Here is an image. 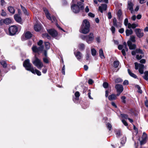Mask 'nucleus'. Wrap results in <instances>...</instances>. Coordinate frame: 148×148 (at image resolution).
Masks as SVG:
<instances>
[{"mask_svg":"<svg viewBox=\"0 0 148 148\" xmlns=\"http://www.w3.org/2000/svg\"><path fill=\"white\" fill-rule=\"evenodd\" d=\"M118 49L119 50H122L121 52L123 56H125L126 55L125 51H127L128 50V49L127 47V46H126L125 47V46L119 45L118 46Z\"/></svg>","mask_w":148,"mask_h":148,"instance_id":"obj_11","label":"nucleus"},{"mask_svg":"<svg viewBox=\"0 0 148 148\" xmlns=\"http://www.w3.org/2000/svg\"><path fill=\"white\" fill-rule=\"evenodd\" d=\"M18 29V27L16 25H14L11 26L8 29L9 34L11 36L15 35L17 32Z\"/></svg>","mask_w":148,"mask_h":148,"instance_id":"obj_8","label":"nucleus"},{"mask_svg":"<svg viewBox=\"0 0 148 148\" xmlns=\"http://www.w3.org/2000/svg\"><path fill=\"white\" fill-rule=\"evenodd\" d=\"M43 43V41L41 40H40L38 42V45L40 46H43L42 45V44Z\"/></svg>","mask_w":148,"mask_h":148,"instance_id":"obj_57","label":"nucleus"},{"mask_svg":"<svg viewBox=\"0 0 148 148\" xmlns=\"http://www.w3.org/2000/svg\"><path fill=\"white\" fill-rule=\"evenodd\" d=\"M136 53H140L141 54H143V51L142 50H141L140 49H136Z\"/></svg>","mask_w":148,"mask_h":148,"instance_id":"obj_50","label":"nucleus"},{"mask_svg":"<svg viewBox=\"0 0 148 148\" xmlns=\"http://www.w3.org/2000/svg\"><path fill=\"white\" fill-rule=\"evenodd\" d=\"M8 10L9 12L12 14H14L15 12V10L14 8L12 6H9L8 8Z\"/></svg>","mask_w":148,"mask_h":148,"instance_id":"obj_29","label":"nucleus"},{"mask_svg":"<svg viewBox=\"0 0 148 148\" xmlns=\"http://www.w3.org/2000/svg\"><path fill=\"white\" fill-rule=\"evenodd\" d=\"M113 25L117 27V21L116 18H114L113 21Z\"/></svg>","mask_w":148,"mask_h":148,"instance_id":"obj_42","label":"nucleus"},{"mask_svg":"<svg viewBox=\"0 0 148 148\" xmlns=\"http://www.w3.org/2000/svg\"><path fill=\"white\" fill-rule=\"evenodd\" d=\"M121 14H122L121 11V10H119V11H118V12L117 13V15H118V16L119 17H120Z\"/></svg>","mask_w":148,"mask_h":148,"instance_id":"obj_56","label":"nucleus"},{"mask_svg":"<svg viewBox=\"0 0 148 148\" xmlns=\"http://www.w3.org/2000/svg\"><path fill=\"white\" fill-rule=\"evenodd\" d=\"M106 126L108 128V129L109 130H110L112 129V125L111 124L109 123H108L106 124Z\"/></svg>","mask_w":148,"mask_h":148,"instance_id":"obj_44","label":"nucleus"},{"mask_svg":"<svg viewBox=\"0 0 148 148\" xmlns=\"http://www.w3.org/2000/svg\"><path fill=\"white\" fill-rule=\"evenodd\" d=\"M25 38L27 39H29L32 36V34L29 32H27L25 34Z\"/></svg>","mask_w":148,"mask_h":148,"instance_id":"obj_23","label":"nucleus"},{"mask_svg":"<svg viewBox=\"0 0 148 148\" xmlns=\"http://www.w3.org/2000/svg\"><path fill=\"white\" fill-rule=\"evenodd\" d=\"M116 96L114 94H112L108 96V99L110 101L115 100L116 98Z\"/></svg>","mask_w":148,"mask_h":148,"instance_id":"obj_26","label":"nucleus"},{"mask_svg":"<svg viewBox=\"0 0 148 148\" xmlns=\"http://www.w3.org/2000/svg\"><path fill=\"white\" fill-rule=\"evenodd\" d=\"M103 86L105 88H107L108 86V84L106 82H104L103 84Z\"/></svg>","mask_w":148,"mask_h":148,"instance_id":"obj_46","label":"nucleus"},{"mask_svg":"<svg viewBox=\"0 0 148 148\" xmlns=\"http://www.w3.org/2000/svg\"><path fill=\"white\" fill-rule=\"evenodd\" d=\"M48 33L53 37H55L58 34L57 32L54 29H51L47 30Z\"/></svg>","mask_w":148,"mask_h":148,"instance_id":"obj_16","label":"nucleus"},{"mask_svg":"<svg viewBox=\"0 0 148 148\" xmlns=\"http://www.w3.org/2000/svg\"><path fill=\"white\" fill-rule=\"evenodd\" d=\"M75 95L77 98V99H78L77 98H78L80 95L79 92L78 91L76 92L75 94Z\"/></svg>","mask_w":148,"mask_h":148,"instance_id":"obj_54","label":"nucleus"},{"mask_svg":"<svg viewBox=\"0 0 148 148\" xmlns=\"http://www.w3.org/2000/svg\"><path fill=\"white\" fill-rule=\"evenodd\" d=\"M43 37H46L48 39H50V37L49 35L47 34H43Z\"/></svg>","mask_w":148,"mask_h":148,"instance_id":"obj_49","label":"nucleus"},{"mask_svg":"<svg viewBox=\"0 0 148 148\" xmlns=\"http://www.w3.org/2000/svg\"><path fill=\"white\" fill-rule=\"evenodd\" d=\"M146 140L142 139L140 141V144L141 145H143L146 143Z\"/></svg>","mask_w":148,"mask_h":148,"instance_id":"obj_47","label":"nucleus"},{"mask_svg":"<svg viewBox=\"0 0 148 148\" xmlns=\"http://www.w3.org/2000/svg\"><path fill=\"white\" fill-rule=\"evenodd\" d=\"M108 19H110L112 18V16L111 14V13L110 12H108Z\"/></svg>","mask_w":148,"mask_h":148,"instance_id":"obj_64","label":"nucleus"},{"mask_svg":"<svg viewBox=\"0 0 148 148\" xmlns=\"http://www.w3.org/2000/svg\"><path fill=\"white\" fill-rule=\"evenodd\" d=\"M43 46H40L38 48L36 46H33L32 47L33 51L34 52H38L40 51H41L43 49Z\"/></svg>","mask_w":148,"mask_h":148,"instance_id":"obj_14","label":"nucleus"},{"mask_svg":"<svg viewBox=\"0 0 148 148\" xmlns=\"http://www.w3.org/2000/svg\"><path fill=\"white\" fill-rule=\"evenodd\" d=\"M115 88L118 92L121 93L123 90V88L122 85L117 84L115 86Z\"/></svg>","mask_w":148,"mask_h":148,"instance_id":"obj_15","label":"nucleus"},{"mask_svg":"<svg viewBox=\"0 0 148 148\" xmlns=\"http://www.w3.org/2000/svg\"><path fill=\"white\" fill-rule=\"evenodd\" d=\"M85 45L83 43L80 44L79 45V49L81 50H83L85 48Z\"/></svg>","mask_w":148,"mask_h":148,"instance_id":"obj_39","label":"nucleus"},{"mask_svg":"<svg viewBox=\"0 0 148 148\" xmlns=\"http://www.w3.org/2000/svg\"><path fill=\"white\" fill-rule=\"evenodd\" d=\"M116 135L117 137H119L121 135V132L119 130L117 131L116 133Z\"/></svg>","mask_w":148,"mask_h":148,"instance_id":"obj_52","label":"nucleus"},{"mask_svg":"<svg viewBox=\"0 0 148 148\" xmlns=\"http://www.w3.org/2000/svg\"><path fill=\"white\" fill-rule=\"evenodd\" d=\"M21 7L24 14L26 15H28L29 13L28 12L26 9L21 5Z\"/></svg>","mask_w":148,"mask_h":148,"instance_id":"obj_27","label":"nucleus"},{"mask_svg":"<svg viewBox=\"0 0 148 148\" xmlns=\"http://www.w3.org/2000/svg\"><path fill=\"white\" fill-rule=\"evenodd\" d=\"M82 2L78 1L77 5L75 3L77 2V0H72L71 5V9L75 13H78L80 10H83L84 9V3L82 2H84V0H80Z\"/></svg>","mask_w":148,"mask_h":148,"instance_id":"obj_1","label":"nucleus"},{"mask_svg":"<svg viewBox=\"0 0 148 148\" xmlns=\"http://www.w3.org/2000/svg\"><path fill=\"white\" fill-rule=\"evenodd\" d=\"M134 5V4L131 1H129L127 3V8L130 11L132 14H133L134 13V10L133 8Z\"/></svg>","mask_w":148,"mask_h":148,"instance_id":"obj_13","label":"nucleus"},{"mask_svg":"<svg viewBox=\"0 0 148 148\" xmlns=\"http://www.w3.org/2000/svg\"><path fill=\"white\" fill-rule=\"evenodd\" d=\"M94 39V36L93 33H90L87 35L86 42L88 44H90L93 42Z\"/></svg>","mask_w":148,"mask_h":148,"instance_id":"obj_10","label":"nucleus"},{"mask_svg":"<svg viewBox=\"0 0 148 148\" xmlns=\"http://www.w3.org/2000/svg\"><path fill=\"white\" fill-rule=\"evenodd\" d=\"M135 87L138 89V92H139L140 93H141L142 92V91L140 89V87L139 85H136L135 86Z\"/></svg>","mask_w":148,"mask_h":148,"instance_id":"obj_38","label":"nucleus"},{"mask_svg":"<svg viewBox=\"0 0 148 148\" xmlns=\"http://www.w3.org/2000/svg\"><path fill=\"white\" fill-rule=\"evenodd\" d=\"M107 8V5L106 4H102L101 6H99V11L102 13L103 12V11H106Z\"/></svg>","mask_w":148,"mask_h":148,"instance_id":"obj_17","label":"nucleus"},{"mask_svg":"<svg viewBox=\"0 0 148 148\" xmlns=\"http://www.w3.org/2000/svg\"><path fill=\"white\" fill-rule=\"evenodd\" d=\"M88 15L91 17H95L94 14L91 12H90L88 14Z\"/></svg>","mask_w":148,"mask_h":148,"instance_id":"obj_61","label":"nucleus"},{"mask_svg":"<svg viewBox=\"0 0 148 148\" xmlns=\"http://www.w3.org/2000/svg\"><path fill=\"white\" fill-rule=\"evenodd\" d=\"M122 121L125 126H127L128 125L127 123L125 120H122Z\"/></svg>","mask_w":148,"mask_h":148,"instance_id":"obj_58","label":"nucleus"},{"mask_svg":"<svg viewBox=\"0 0 148 148\" xmlns=\"http://www.w3.org/2000/svg\"><path fill=\"white\" fill-rule=\"evenodd\" d=\"M90 27L88 21L87 19L84 20L79 29L80 32L85 34H87L90 31Z\"/></svg>","mask_w":148,"mask_h":148,"instance_id":"obj_2","label":"nucleus"},{"mask_svg":"<svg viewBox=\"0 0 148 148\" xmlns=\"http://www.w3.org/2000/svg\"><path fill=\"white\" fill-rule=\"evenodd\" d=\"M99 56L101 59H103L105 58V57L103 54V50L102 49H99Z\"/></svg>","mask_w":148,"mask_h":148,"instance_id":"obj_25","label":"nucleus"},{"mask_svg":"<svg viewBox=\"0 0 148 148\" xmlns=\"http://www.w3.org/2000/svg\"><path fill=\"white\" fill-rule=\"evenodd\" d=\"M125 99H126V97L124 96H122L121 97L122 101L123 103H126V101H125Z\"/></svg>","mask_w":148,"mask_h":148,"instance_id":"obj_53","label":"nucleus"},{"mask_svg":"<svg viewBox=\"0 0 148 148\" xmlns=\"http://www.w3.org/2000/svg\"><path fill=\"white\" fill-rule=\"evenodd\" d=\"M43 9L47 18L49 20L51 21L52 22H56V17L54 16H52V17H51L48 10L46 8H44Z\"/></svg>","mask_w":148,"mask_h":148,"instance_id":"obj_7","label":"nucleus"},{"mask_svg":"<svg viewBox=\"0 0 148 148\" xmlns=\"http://www.w3.org/2000/svg\"><path fill=\"white\" fill-rule=\"evenodd\" d=\"M142 58L141 55L139 56V55H137L136 56V58L138 60H140Z\"/></svg>","mask_w":148,"mask_h":148,"instance_id":"obj_60","label":"nucleus"},{"mask_svg":"<svg viewBox=\"0 0 148 148\" xmlns=\"http://www.w3.org/2000/svg\"><path fill=\"white\" fill-rule=\"evenodd\" d=\"M6 13L3 10H1V15L2 16H5L6 15Z\"/></svg>","mask_w":148,"mask_h":148,"instance_id":"obj_41","label":"nucleus"},{"mask_svg":"<svg viewBox=\"0 0 148 148\" xmlns=\"http://www.w3.org/2000/svg\"><path fill=\"white\" fill-rule=\"evenodd\" d=\"M43 62L46 63H48L49 62V58L47 57H45L43 58Z\"/></svg>","mask_w":148,"mask_h":148,"instance_id":"obj_34","label":"nucleus"},{"mask_svg":"<svg viewBox=\"0 0 148 148\" xmlns=\"http://www.w3.org/2000/svg\"><path fill=\"white\" fill-rule=\"evenodd\" d=\"M47 68L44 66V68L42 69V73L44 74L46 73L47 72Z\"/></svg>","mask_w":148,"mask_h":148,"instance_id":"obj_48","label":"nucleus"},{"mask_svg":"<svg viewBox=\"0 0 148 148\" xmlns=\"http://www.w3.org/2000/svg\"><path fill=\"white\" fill-rule=\"evenodd\" d=\"M91 53L92 56H95L96 55L97 52L95 49L93 48L91 49Z\"/></svg>","mask_w":148,"mask_h":148,"instance_id":"obj_31","label":"nucleus"},{"mask_svg":"<svg viewBox=\"0 0 148 148\" xmlns=\"http://www.w3.org/2000/svg\"><path fill=\"white\" fill-rule=\"evenodd\" d=\"M85 12L86 13H87L88 12H89V8H88V6H86V8H85Z\"/></svg>","mask_w":148,"mask_h":148,"instance_id":"obj_63","label":"nucleus"},{"mask_svg":"<svg viewBox=\"0 0 148 148\" xmlns=\"http://www.w3.org/2000/svg\"><path fill=\"white\" fill-rule=\"evenodd\" d=\"M110 91V89H109L106 91L105 96L107 97L108 96V94Z\"/></svg>","mask_w":148,"mask_h":148,"instance_id":"obj_55","label":"nucleus"},{"mask_svg":"<svg viewBox=\"0 0 148 148\" xmlns=\"http://www.w3.org/2000/svg\"><path fill=\"white\" fill-rule=\"evenodd\" d=\"M147 138V135L145 132H143V135L142 137V138L145 140H146Z\"/></svg>","mask_w":148,"mask_h":148,"instance_id":"obj_40","label":"nucleus"},{"mask_svg":"<svg viewBox=\"0 0 148 148\" xmlns=\"http://www.w3.org/2000/svg\"><path fill=\"white\" fill-rule=\"evenodd\" d=\"M126 35L127 36H128L130 35H131L133 33V31L132 29H127L125 31Z\"/></svg>","mask_w":148,"mask_h":148,"instance_id":"obj_28","label":"nucleus"},{"mask_svg":"<svg viewBox=\"0 0 148 148\" xmlns=\"http://www.w3.org/2000/svg\"><path fill=\"white\" fill-rule=\"evenodd\" d=\"M14 18L16 21L18 23H20L21 21V18L18 14H15L14 15Z\"/></svg>","mask_w":148,"mask_h":148,"instance_id":"obj_22","label":"nucleus"},{"mask_svg":"<svg viewBox=\"0 0 148 148\" xmlns=\"http://www.w3.org/2000/svg\"><path fill=\"white\" fill-rule=\"evenodd\" d=\"M1 64L3 66V67L5 68L7 66V64L5 61H2L1 62Z\"/></svg>","mask_w":148,"mask_h":148,"instance_id":"obj_36","label":"nucleus"},{"mask_svg":"<svg viewBox=\"0 0 148 148\" xmlns=\"http://www.w3.org/2000/svg\"><path fill=\"white\" fill-rule=\"evenodd\" d=\"M135 36H132L130 37V40H128L127 42L128 46L129 49H135L136 47V45L135 44H132L131 41L134 42H135Z\"/></svg>","mask_w":148,"mask_h":148,"instance_id":"obj_6","label":"nucleus"},{"mask_svg":"<svg viewBox=\"0 0 148 148\" xmlns=\"http://www.w3.org/2000/svg\"><path fill=\"white\" fill-rule=\"evenodd\" d=\"M87 35H82L80 36V38L83 40H86V41Z\"/></svg>","mask_w":148,"mask_h":148,"instance_id":"obj_43","label":"nucleus"},{"mask_svg":"<svg viewBox=\"0 0 148 148\" xmlns=\"http://www.w3.org/2000/svg\"><path fill=\"white\" fill-rule=\"evenodd\" d=\"M119 62L118 61H116L114 62V66L115 68H117L119 65Z\"/></svg>","mask_w":148,"mask_h":148,"instance_id":"obj_33","label":"nucleus"},{"mask_svg":"<svg viewBox=\"0 0 148 148\" xmlns=\"http://www.w3.org/2000/svg\"><path fill=\"white\" fill-rule=\"evenodd\" d=\"M23 66L26 70L31 71L32 73H34V67L30 63L29 59H27L24 61Z\"/></svg>","mask_w":148,"mask_h":148,"instance_id":"obj_3","label":"nucleus"},{"mask_svg":"<svg viewBox=\"0 0 148 148\" xmlns=\"http://www.w3.org/2000/svg\"><path fill=\"white\" fill-rule=\"evenodd\" d=\"M122 82V79L120 78H117L115 80V83H119Z\"/></svg>","mask_w":148,"mask_h":148,"instance_id":"obj_45","label":"nucleus"},{"mask_svg":"<svg viewBox=\"0 0 148 148\" xmlns=\"http://www.w3.org/2000/svg\"><path fill=\"white\" fill-rule=\"evenodd\" d=\"M76 57L78 60H80L82 58V54L79 51H77L76 53L74 52Z\"/></svg>","mask_w":148,"mask_h":148,"instance_id":"obj_20","label":"nucleus"},{"mask_svg":"<svg viewBox=\"0 0 148 148\" xmlns=\"http://www.w3.org/2000/svg\"><path fill=\"white\" fill-rule=\"evenodd\" d=\"M45 45L46 49H48L50 48V44L48 42H45Z\"/></svg>","mask_w":148,"mask_h":148,"instance_id":"obj_37","label":"nucleus"},{"mask_svg":"<svg viewBox=\"0 0 148 148\" xmlns=\"http://www.w3.org/2000/svg\"><path fill=\"white\" fill-rule=\"evenodd\" d=\"M145 75L143 77L144 79L147 81L148 80V71H146L144 72Z\"/></svg>","mask_w":148,"mask_h":148,"instance_id":"obj_32","label":"nucleus"},{"mask_svg":"<svg viewBox=\"0 0 148 148\" xmlns=\"http://www.w3.org/2000/svg\"><path fill=\"white\" fill-rule=\"evenodd\" d=\"M0 22H3L6 25H8L11 23L12 22V20L10 18H7L5 19H1V20Z\"/></svg>","mask_w":148,"mask_h":148,"instance_id":"obj_18","label":"nucleus"},{"mask_svg":"<svg viewBox=\"0 0 148 148\" xmlns=\"http://www.w3.org/2000/svg\"><path fill=\"white\" fill-rule=\"evenodd\" d=\"M124 25L125 26H128V20L127 18L125 19L124 22Z\"/></svg>","mask_w":148,"mask_h":148,"instance_id":"obj_51","label":"nucleus"},{"mask_svg":"<svg viewBox=\"0 0 148 148\" xmlns=\"http://www.w3.org/2000/svg\"><path fill=\"white\" fill-rule=\"evenodd\" d=\"M32 73L34 74L36 73L38 76H40L41 75V72L39 71L36 69H34V73Z\"/></svg>","mask_w":148,"mask_h":148,"instance_id":"obj_30","label":"nucleus"},{"mask_svg":"<svg viewBox=\"0 0 148 148\" xmlns=\"http://www.w3.org/2000/svg\"><path fill=\"white\" fill-rule=\"evenodd\" d=\"M135 69L136 70L138 69L139 72L141 74H143L144 73V65L141 64H138L137 62H136L134 63Z\"/></svg>","mask_w":148,"mask_h":148,"instance_id":"obj_9","label":"nucleus"},{"mask_svg":"<svg viewBox=\"0 0 148 148\" xmlns=\"http://www.w3.org/2000/svg\"><path fill=\"white\" fill-rule=\"evenodd\" d=\"M126 141V137H123L121 139V143L122 145L124 144Z\"/></svg>","mask_w":148,"mask_h":148,"instance_id":"obj_35","label":"nucleus"},{"mask_svg":"<svg viewBox=\"0 0 148 148\" xmlns=\"http://www.w3.org/2000/svg\"><path fill=\"white\" fill-rule=\"evenodd\" d=\"M137 36L139 38H141L144 36V34L143 30L139 28L136 29L135 30Z\"/></svg>","mask_w":148,"mask_h":148,"instance_id":"obj_12","label":"nucleus"},{"mask_svg":"<svg viewBox=\"0 0 148 148\" xmlns=\"http://www.w3.org/2000/svg\"><path fill=\"white\" fill-rule=\"evenodd\" d=\"M42 28L41 25L39 24H37L34 25V29L36 31H39Z\"/></svg>","mask_w":148,"mask_h":148,"instance_id":"obj_19","label":"nucleus"},{"mask_svg":"<svg viewBox=\"0 0 148 148\" xmlns=\"http://www.w3.org/2000/svg\"><path fill=\"white\" fill-rule=\"evenodd\" d=\"M121 116L122 117L124 118L125 119H128V116L127 115L125 114H121Z\"/></svg>","mask_w":148,"mask_h":148,"instance_id":"obj_59","label":"nucleus"},{"mask_svg":"<svg viewBox=\"0 0 148 148\" xmlns=\"http://www.w3.org/2000/svg\"><path fill=\"white\" fill-rule=\"evenodd\" d=\"M127 71H128V73L129 74L131 77H132L135 79L137 78V76L136 75H135L134 74V73H133L132 72H131V71L130 70V69H128Z\"/></svg>","mask_w":148,"mask_h":148,"instance_id":"obj_24","label":"nucleus"},{"mask_svg":"<svg viewBox=\"0 0 148 148\" xmlns=\"http://www.w3.org/2000/svg\"><path fill=\"white\" fill-rule=\"evenodd\" d=\"M33 64L39 69H41L43 66V64L41 60L39 59L36 56H35L34 59L32 61Z\"/></svg>","mask_w":148,"mask_h":148,"instance_id":"obj_5","label":"nucleus"},{"mask_svg":"<svg viewBox=\"0 0 148 148\" xmlns=\"http://www.w3.org/2000/svg\"><path fill=\"white\" fill-rule=\"evenodd\" d=\"M23 66L26 70L31 71L32 73H34V67L30 63L29 59H27L24 61Z\"/></svg>","mask_w":148,"mask_h":148,"instance_id":"obj_4","label":"nucleus"},{"mask_svg":"<svg viewBox=\"0 0 148 148\" xmlns=\"http://www.w3.org/2000/svg\"><path fill=\"white\" fill-rule=\"evenodd\" d=\"M138 26V25L137 24L133 23L131 24L130 23H129L128 24V28L129 29H130L131 28L134 29Z\"/></svg>","mask_w":148,"mask_h":148,"instance_id":"obj_21","label":"nucleus"},{"mask_svg":"<svg viewBox=\"0 0 148 148\" xmlns=\"http://www.w3.org/2000/svg\"><path fill=\"white\" fill-rule=\"evenodd\" d=\"M111 30L112 31V33L113 34L115 32V27H114L113 26H112L111 27Z\"/></svg>","mask_w":148,"mask_h":148,"instance_id":"obj_62","label":"nucleus"}]
</instances>
